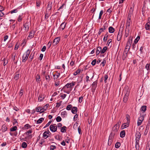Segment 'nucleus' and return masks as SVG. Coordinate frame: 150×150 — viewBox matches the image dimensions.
Returning a JSON list of instances; mask_svg holds the SVG:
<instances>
[{"mask_svg":"<svg viewBox=\"0 0 150 150\" xmlns=\"http://www.w3.org/2000/svg\"><path fill=\"white\" fill-rule=\"evenodd\" d=\"M123 92L125 94L124 97L123 101L124 103H126L128 100L130 91L128 88H126L123 90Z\"/></svg>","mask_w":150,"mask_h":150,"instance_id":"f257e3e1","label":"nucleus"},{"mask_svg":"<svg viewBox=\"0 0 150 150\" xmlns=\"http://www.w3.org/2000/svg\"><path fill=\"white\" fill-rule=\"evenodd\" d=\"M30 53V51L29 50H28L26 52L24 53L22 57V60L23 62H25L27 59L29 54Z\"/></svg>","mask_w":150,"mask_h":150,"instance_id":"f03ea898","label":"nucleus"},{"mask_svg":"<svg viewBox=\"0 0 150 150\" xmlns=\"http://www.w3.org/2000/svg\"><path fill=\"white\" fill-rule=\"evenodd\" d=\"M50 131L52 132H55L57 129V126L56 124H52L50 127Z\"/></svg>","mask_w":150,"mask_h":150,"instance_id":"7ed1b4c3","label":"nucleus"},{"mask_svg":"<svg viewBox=\"0 0 150 150\" xmlns=\"http://www.w3.org/2000/svg\"><path fill=\"white\" fill-rule=\"evenodd\" d=\"M36 111L38 112H40V113L44 112L46 110V109H45L44 108L42 107H37L36 108Z\"/></svg>","mask_w":150,"mask_h":150,"instance_id":"20e7f679","label":"nucleus"},{"mask_svg":"<svg viewBox=\"0 0 150 150\" xmlns=\"http://www.w3.org/2000/svg\"><path fill=\"white\" fill-rule=\"evenodd\" d=\"M144 119V116L143 115L140 116L138 120L137 125L138 126L140 125L143 120Z\"/></svg>","mask_w":150,"mask_h":150,"instance_id":"39448f33","label":"nucleus"},{"mask_svg":"<svg viewBox=\"0 0 150 150\" xmlns=\"http://www.w3.org/2000/svg\"><path fill=\"white\" fill-rule=\"evenodd\" d=\"M122 31H120V30H119L117 38V39L118 41H119L120 40L122 36Z\"/></svg>","mask_w":150,"mask_h":150,"instance_id":"423d86ee","label":"nucleus"},{"mask_svg":"<svg viewBox=\"0 0 150 150\" xmlns=\"http://www.w3.org/2000/svg\"><path fill=\"white\" fill-rule=\"evenodd\" d=\"M60 39L59 37H57L55 38L53 42L52 45L54 46L56 45L59 42Z\"/></svg>","mask_w":150,"mask_h":150,"instance_id":"0eeeda50","label":"nucleus"},{"mask_svg":"<svg viewBox=\"0 0 150 150\" xmlns=\"http://www.w3.org/2000/svg\"><path fill=\"white\" fill-rule=\"evenodd\" d=\"M132 36H130L129 37V38L128 40V41L126 45H127L128 46H129L130 47L131 44L132 42Z\"/></svg>","mask_w":150,"mask_h":150,"instance_id":"6e6552de","label":"nucleus"},{"mask_svg":"<svg viewBox=\"0 0 150 150\" xmlns=\"http://www.w3.org/2000/svg\"><path fill=\"white\" fill-rule=\"evenodd\" d=\"M98 81H94L92 84V88L94 90L96 89Z\"/></svg>","mask_w":150,"mask_h":150,"instance_id":"1a4fd4ad","label":"nucleus"},{"mask_svg":"<svg viewBox=\"0 0 150 150\" xmlns=\"http://www.w3.org/2000/svg\"><path fill=\"white\" fill-rule=\"evenodd\" d=\"M136 139L137 140H139L141 137V134L139 132H137L135 134Z\"/></svg>","mask_w":150,"mask_h":150,"instance_id":"9d476101","label":"nucleus"},{"mask_svg":"<svg viewBox=\"0 0 150 150\" xmlns=\"http://www.w3.org/2000/svg\"><path fill=\"white\" fill-rule=\"evenodd\" d=\"M129 123H124L123 124L121 127V129H124L128 127L129 126Z\"/></svg>","mask_w":150,"mask_h":150,"instance_id":"9b49d317","label":"nucleus"},{"mask_svg":"<svg viewBox=\"0 0 150 150\" xmlns=\"http://www.w3.org/2000/svg\"><path fill=\"white\" fill-rule=\"evenodd\" d=\"M36 81L38 83H40V75L39 74H38L35 76Z\"/></svg>","mask_w":150,"mask_h":150,"instance_id":"f8f14e48","label":"nucleus"},{"mask_svg":"<svg viewBox=\"0 0 150 150\" xmlns=\"http://www.w3.org/2000/svg\"><path fill=\"white\" fill-rule=\"evenodd\" d=\"M35 32V31L33 30L31 31L28 36L30 38V39L33 38L34 37Z\"/></svg>","mask_w":150,"mask_h":150,"instance_id":"ddd939ff","label":"nucleus"},{"mask_svg":"<svg viewBox=\"0 0 150 150\" xmlns=\"http://www.w3.org/2000/svg\"><path fill=\"white\" fill-rule=\"evenodd\" d=\"M134 4H133L132 6L131 7L129 10L128 14H132L134 11Z\"/></svg>","mask_w":150,"mask_h":150,"instance_id":"4468645a","label":"nucleus"},{"mask_svg":"<svg viewBox=\"0 0 150 150\" xmlns=\"http://www.w3.org/2000/svg\"><path fill=\"white\" fill-rule=\"evenodd\" d=\"M117 134V133H115V132H111L109 138L111 139H113L114 138L115 136Z\"/></svg>","mask_w":150,"mask_h":150,"instance_id":"2eb2a0df","label":"nucleus"},{"mask_svg":"<svg viewBox=\"0 0 150 150\" xmlns=\"http://www.w3.org/2000/svg\"><path fill=\"white\" fill-rule=\"evenodd\" d=\"M67 23H64V22L62 23L60 25L59 27V29H61L62 30H63L65 28Z\"/></svg>","mask_w":150,"mask_h":150,"instance_id":"dca6fc26","label":"nucleus"},{"mask_svg":"<svg viewBox=\"0 0 150 150\" xmlns=\"http://www.w3.org/2000/svg\"><path fill=\"white\" fill-rule=\"evenodd\" d=\"M24 28H25L26 31H28V30L29 28V23H26L23 25Z\"/></svg>","mask_w":150,"mask_h":150,"instance_id":"f3484780","label":"nucleus"},{"mask_svg":"<svg viewBox=\"0 0 150 150\" xmlns=\"http://www.w3.org/2000/svg\"><path fill=\"white\" fill-rule=\"evenodd\" d=\"M77 111V108L76 107H73L72 108L71 111L74 114L76 113Z\"/></svg>","mask_w":150,"mask_h":150,"instance_id":"a211bd4d","label":"nucleus"},{"mask_svg":"<svg viewBox=\"0 0 150 150\" xmlns=\"http://www.w3.org/2000/svg\"><path fill=\"white\" fill-rule=\"evenodd\" d=\"M149 124H147L146 125L145 131L144 133V135H146L147 134L149 129Z\"/></svg>","mask_w":150,"mask_h":150,"instance_id":"6ab92c4d","label":"nucleus"},{"mask_svg":"<svg viewBox=\"0 0 150 150\" xmlns=\"http://www.w3.org/2000/svg\"><path fill=\"white\" fill-rule=\"evenodd\" d=\"M146 110V105H143L142 106L140 109V110L142 111L143 112H145Z\"/></svg>","mask_w":150,"mask_h":150,"instance_id":"aec40b11","label":"nucleus"},{"mask_svg":"<svg viewBox=\"0 0 150 150\" xmlns=\"http://www.w3.org/2000/svg\"><path fill=\"white\" fill-rule=\"evenodd\" d=\"M44 98V96L43 95H40L38 97V100L39 101H42Z\"/></svg>","mask_w":150,"mask_h":150,"instance_id":"412c9836","label":"nucleus"},{"mask_svg":"<svg viewBox=\"0 0 150 150\" xmlns=\"http://www.w3.org/2000/svg\"><path fill=\"white\" fill-rule=\"evenodd\" d=\"M109 32L110 33H113L115 30V29L111 26L110 27L108 28Z\"/></svg>","mask_w":150,"mask_h":150,"instance_id":"4be33fe9","label":"nucleus"},{"mask_svg":"<svg viewBox=\"0 0 150 150\" xmlns=\"http://www.w3.org/2000/svg\"><path fill=\"white\" fill-rule=\"evenodd\" d=\"M125 135V132L124 130L122 131L120 133V137L121 138L124 137Z\"/></svg>","mask_w":150,"mask_h":150,"instance_id":"5701e85b","label":"nucleus"},{"mask_svg":"<svg viewBox=\"0 0 150 150\" xmlns=\"http://www.w3.org/2000/svg\"><path fill=\"white\" fill-rule=\"evenodd\" d=\"M101 47H97L96 51V55H98L100 53H101Z\"/></svg>","mask_w":150,"mask_h":150,"instance_id":"b1692460","label":"nucleus"},{"mask_svg":"<svg viewBox=\"0 0 150 150\" xmlns=\"http://www.w3.org/2000/svg\"><path fill=\"white\" fill-rule=\"evenodd\" d=\"M1 129L3 132H5L7 130V128L5 125H4L2 126Z\"/></svg>","mask_w":150,"mask_h":150,"instance_id":"393cba45","label":"nucleus"},{"mask_svg":"<svg viewBox=\"0 0 150 150\" xmlns=\"http://www.w3.org/2000/svg\"><path fill=\"white\" fill-rule=\"evenodd\" d=\"M119 129V128H117V127H115V126L114 125V126L112 129V132H115V133H117V132L118 131Z\"/></svg>","mask_w":150,"mask_h":150,"instance_id":"a878e982","label":"nucleus"},{"mask_svg":"<svg viewBox=\"0 0 150 150\" xmlns=\"http://www.w3.org/2000/svg\"><path fill=\"white\" fill-rule=\"evenodd\" d=\"M67 127L65 126H63L61 128V132L62 133L66 132V131Z\"/></svg>","mask_w":150,"mask_h":150,"instance_id":"bb28decb","label":"nucleus"},{"mask_svg":"<svg viewBox=\"0 0 150 150\" xmlns=\"http://www.w3.org/2000/svg\"><path fill=\"white\" fill-rule=\"evenodd\" d=\"M19 74L18 72H16L15 73V74L14 76V79L16 80H18L19 79Z\"/></svg>","mask_w":150,"mask_h":150,"instance_id":"cd10ccee","label":"nucleus"},{"mask_svg":"<svg viewBox=\"0 0 150 150\" xmlns=\"http://www.w3.org/2000/svg\"><path fill=\"white\" fill-rule=\"evenodd\" d=\"M44 118L43 117L40 118L37 121V123L39 124L41 123L44 120Z\"/></svg>","mask_w":150,"mask_h":150,"instance_id":"c85d7f7f","label":"nucleus"},{"mask_svg":"<svg viewBox=\"0 0 150 150\" xmlns=\"http://www.w3.org/2000/svg\"><path fill=\"white\" fill-rule=\"evenodd\" d=\"M129 33V29H126L124 36L127 38L128 35Z\"/></svg>","mask_w":150,"mask_h":150,"instance_id":"c756f323","label":"nucleus"},{"mask_svg":"<svg viewBox=\"0 0 150 150\" xmlns=\"http://www.w3.org/2000/svg\"><path fill=\"white\" fill-rule=\"evenodd\" d=\"M150 23H147L145 25V28L146 30H149L150 29Z\"/></svg>","mask_w":150,"mask_h":150,"instance_id":"7c9ffc66","label":"nucleus"},{"mask_svg":"<svg viewBox=\"0 0 150 150\" xmlns=\"http://www.w3.org/2000/svg\"><path fill=\"white\" fill-rule=\"evenodd\" d=\"M108 36V33L107 32L105 35L103 39V41L104 42H105L107 41Z\"/></svg>","mask_w":150,"mask_h":150,"instance_id":"2f4dec72","label":"nucleus"},{"mask_svg":"<svg viewBox=\"0 0 150 150\" xmlns=\"http://www.w3.org/2000/svg\"><path fill=\"white\" fill-rule=\"evenodd\" d=\"M1 59L2 61H4V62L3 64L4 66H5L7 64H8V60H6L5 58H4L3 59V58H2Z\"/></svg>","mask_w":150,"mask_h":150,"instance_id":"473e14b6","label":"nucleus"},{"mask_svg":"<svg viewBox=\"0 0 150 150\" xmlns=\"http://www.w3.org/2000/svg\"><path fill=\"white\" fill-rule=\"evenodd\" d=\"M52 5V2H49L47 6V8H49L51 9Z\"/></svg>","mask_w":150,"mask_h":150,"instance_id":"72a5a7b5","label":"nucleus"},{"mask_svg":"<svg viewBox=\"0 0 150 150\" xmlns=\"http://www.w3.org/2000/svg\"><path fill=\"white\" fill-rule=\"evenodd\" d=\"M107 49V47L106 46L104 47L102 49V48L101 49V54H103L106 51V50Z\"/></svg>","mask_w":150,"mask_h":150,"instance_id":"f704fd0d","label":"nucleus"},{"mask_svg":"<svg viewBox=\"0 0 150 150\" xmlns=\"http://www.w3.org/2000/svg\"><path fill=\"white\" fill-rule=\"evenodd\" d=\"M106 24H105L103 25V27L100 28L99 30H100L101 31H102V32H103L104 30L106 29Z\"/></svg>","mask_w":150,"mask_h":150,"instance_id":"c9c22d12","label":"nucleus"},{"mask_svg":"<svg viewBox=\"0 0 150 150\" xmlns=\"http://www.w3.org/2000/svg\"><path fill=\"white\" fill-rule=\"evenodd\" d=\"M60 75V74L59 73H57V74H53V76L54 77V79H57L59 77Z\"/></svg>","mask_w":150,"mask_h":150,"instance_id":"e433bc0d","label":"nucleus"},{"mask_svg":"<svg viewBox=\"0 0 150 150\" xmlns=\"http://www.w3.org/2000/svg\"><path fill=\"white\" fill-rule=\"evenodd\" d=\"M27 143L24 142H23L21 145V147L23 148H25L27 147Z\"/></svg>","mask_w":150,"mask_h":150,"instance_id":"4c0bfd02","label":"nucleus"},{"mask_svg":"<svg viewBox=\"0 0 150 150\" xmlns=\"http://www.w3.org/2000/svg\"><path fill=\"white\" fill-rule=\"evenodd\" d=\"M31 127V126L28 124H26L24 126V128L25 129H27Z\"/></svg>","mask_w":150,"mask_h":150,"instance_id":"58836bf2","label":"nucleus"},{"mask_svg":"<svg viewBox=\"0 0 150 150\" xmlns=\"http://www.w3.org/2000/svg\"><path fill=\"white\" fill-rule=\"evenodd\" d=\"M121 144L120 142H117L115 145V147L116 148H119Z\"/></svg>","mask_w":150,"mask_h":150,"instance_id":"ea45409f","label":"nucleus"},{"mask_svg":"<svg viewBox=\"0 0 150 150\" xmlns=\"http://www.w3.org/2000/svg\"><path fill=\"white\" fill-rule=\"evenodd\" d=\"M121 122L120 120H119V121H118V122L117 123L116 125H115V127H116L119 128L120 127V125L121 124Z\"/></svg>","mask_w":150,"mask_h":150,"instance_id":"a19ab883","label":"nucleus"},{"mask_svg":"<svg viewBox=\"0 0 150 150\" xmlns=\"http://www.w3.org/2000/svg\"><path fill=\"white\" fill-rule=\"evenodd\" d=\"M45 18L46 19H47L49 18V17L50 16V15L51 14V13L50 12V13H47L45 12Z\"/></svg>","mask_w":150,"mask_h":150,"instance_id":"79ce46f5","label":"nucleus"},{"mask_svg":"<svg viewBox=\"0 0 150 150\" xmlns=\"http://www.w3.org/2000/svg\"><path fill=\"white\" fill-rule=\"evenodd\" d=\"M130 117L129 115L127 114L126 115V119L127 120V123H129L130 122Z\"/></svg>","mask_w":150,"mask_h":150,"instance_id":"37998d69","label":"nucleus"},{"mask_svg":"<svg viewBox=\"0 0 150 150\" xmlns=\"http://www.w3.org/2000/svg\"><path fill=\"white\" fill-rule=\"evenodd\" d=\"M81 70L80 69H78L73 74V75L74 76H76L78 74L80 73Z\"/></svg>","mask_w":150,"mask_h":150,"instance_id":"c03bdc74","label":"nucleus"},{"mask_svg":"<svg viewBox=\"0 0 150 150\" xmlns=\"http://www.w3.org/2000/svg\"><path fill=\"white\" fill-rule=\"evenodd\" d=\"M66 88H65V89H64L62 91H63L64 92V93H66L67 94H69L70 93V92L71 91L72 89L71 88V89L69 88V90L68 91H66Z\"/></svg>","mask_w":150,"mask_h":150,"instance_id":"a18cd8bd","label":"nucleus"},{"mask_svg":"<svg viewBox=\"0 0 150 150\" xmlns=\"http://www.w3.org/2000/svg\"><path fill=\"white\" fill-rule=\"evenodd\" d=\"M136 140V148L137 149V146L138 145V148H139V140H137L135 139Z\"/></svg>","mask_w":150,"mask_h":150,"instance_id":"49530a36","label":"nucleus"},{"mask_svg":"<svg viewBox=\"0 0 150 150\" xmlns=\"http://www.w3.org/2000/svg\"><path fill=\"white\" fill-rule=\"evenodd\" d=\"M72 108V105L71 104L68 105L66 108V109L68 110H70Z\"/></svg>","mask_w":150,"mask_h":150,"instance_id":"de8ad7c7","label":"nucleus"},{"mask_svg":"<svg viewBox=\"0 0 150 150\" xmlns=\"http://www.w3.org/2000/svg\"><path fill=\"white\" fill-rule=\"evenodd\" d=\"M47 132H44L43 134V137L45 139H46L48 137V136L47 135Z\"/></svg>","mask_w":150,"mask_h":150,"instance_id":"09e8293b","label":"nucleus"},{"mask_svg":"<svg viewBox=\"0 0 150 150\" xmlns=\"http://www.w3.org/2000/svg\"><path fill=\"white\" fill-rule=\"evenodd\" d=\"M17 129V127L16 126H14V127H12L10 129V131L11 132H13L15 131Z\"/></svg>","mask_w":150,"mask_h":150,"instance_id":"8fccbe9b","label":"nucleus"},{"mask_svg":"<svg viewBox=\"0 0 150 150\" xmlns=\"http://www.w3.org/2000/svg\"><path fill=\"white\" fill-rule=\"evenodd\" d=\"M61 136L59 135H57L55 137V138L59 141H61Z\"/></svg>","mask_w":150,"mask_h":150,"instance_id":"3c124183","label":"nucleus"},{"mask_svg":"<svg viewBox=\"0 0 150 150\" xmlns=\"http://www.w3.org/2000/svg\"><path fill=\"white\" fill-rule=\"evenodd\" d=\"M127 54H125V53H123L122 55V59L124 60H125L126 58L127 57Z\"/></svg>","mask_w":150,"mask_h":150,"instance_id":"603ef678","label":"nucleus"},{"mask_svg":"<svg viewBox=\"0 0 150 150\" xmlns=\"http://www.w3.org/2000/svg\"><path fill=\"white\" fill-rule=\"evenodd\" d=\"M46 80L47 82H49L50 80V77L49 75L45 76Z\"/></svg>","mask_w":150,"mask_h":150,"instance_id":"864d4df0","label":"nucleus"},{"mask_svg":"<svg viewBox=\"0 0 150 150\" xmlns=\"http://www.w3.org/2000/svg\"><path fill=\"white\" fill-rule=\"evenodd\" d=\"M140 38V37L139 36H138L135 39L134 41V42L135 44L137 43Z\"/></svg>","mask_w":150,"mask_h":150,"instance_id":"5fc2aeb1","label":"nucleus"},{"mask_svg":"<svg viewBox=\"0 0 150 150\" xmlns=\"http://www.w3.org/2000/svg\"><path fill=\"white\" fill-rule=\"evenodd\" d=\"M150 64H147L145 66V68L146 69V70L148 71L149 70H150Z\"/></svg>","mask_w":150,"mask_h":150,"instance_id":"6e6d98bb","label":"nucleus"},{"mask_svg":"<svg viewBox=\"0 0 150 150\" xmlns=\"http://www.w3.org/2000/svg\"><path fill=\"white\" fill-rule=\"evenodd\" d=\"M62 118L60 116H57L56 118V120L57 122H60L62 120Z\"/></svg>","mask_w":150,"mask_h":150,"instance_id":"4d7b16f0","label":"nucleus"},{"mask_svg":"<svg viewBox=\"0 0 150 150\" xmlns=\"http://www.w3.org/2000/svg\"><path fill=\"white\" fill-rule=\"evenodd\" d=\"M112 139L109 138V139L108 142V145L110 146L111 145L112 141Z\"/></svg>","mask_w":150,"mask_h":150,"instance_id":"13d9d810","label":"nucleus"},{"mask_svg":"<svg viewBox=\"0 0 150 150\" xmlns=\"http://www.w3.org/2000/svg\"><path fill=\"white\" fill-rule=\"evenodd\" d=\"M106 63V61L105 59H104L103 62L101 63L100 65H102L103 67H104Z\"/></svg>","mask_w":150,"mask_h":150,"instance_id":"bf43d9fd","label":"nucleus"},{"mask_svg":"<svg viewBox=\"0 0 150 150\" xmlns=\"http://www.w3.org/2000/svg\"><path fill=\"white\" fill-rule=\"evenodd\" d=\"M40 4L41 1L40 0H38L36 2V5L37 6H40Z\"/></svg>","mask_w":150,"mask_h":150,"instance_id":"052dcab7","label":"nucleus"},{"mask_svg":"<svg viewBox=\"0 0 150 150\" xmlns=\"http://www.w3.org/2000/svg\"><path fill=\"white\" fill-rule=\"evenodd\" d=\"M16 55V54L15 53L13 54L12 55V59L13 60V61H14L15 60Z\"/></svg>","mask_w":150,"mask_h":150,"instance_id":"680f3d73","label":"nucleus"},{"mask_svg":"<svg viewBox=\"0 0 150 150\" xmlns=\"http://www.w3.org/2000/svg\"><path fill=\"white\" fill-rule=\"evenodd\" d=\"M61 115H63L64 117L65 115H67V113L65 111H63L61 112Z\"/></svg>","mask_w":150,"mask_h":150,"instance_id":"e2e57ef3","label":"nucleus"},{"mask_svg":"<svg viewBox=\"0 0 150 150\" xmlns=\"http://www.w3.org/2000/svg\"><path fill=\"white\" fill-rule=\"evenodd\" d=\"M62 102V101H61L60 102L57 103H56L57 105L56 106V107H59L61 105Z\"/></svg>","mask_w":150,"mask_h":150,"instance_id":"0e129e2a","label":"nucleus"},{"mask_svg":"<svg viewBox=\"0 0 150 150\" xmlns=\"http://www.w3.org/2000/svg\"><path fill=\"white\" fill-rule=\"evenodd\" d=\"M23 88H21L19 93V95L21 97L23 94Z\"/></svg>","mask_w":150,"mask_h":150,"instance_id":"69168bd1","label":"nucleus"},{"mask_svg":"<svg viewBox=\"0 0 150 150\" xmlns=\"http://www.w3.org/2000/svg\"><path fill=\"white\" fill-rule=\"evenodd\" d=\"M56 147L54 145H51L50 146V150H54L56 148Z\"/></svg>","mask_w":150,"mask_h":150,"instance_id":"338daca9","label":"nucleus"},{"mask_svg":"<svg viewBox=\"0 0 150 150\" xmlns=\"http://www.w3.org/2000/svg\"><path fill=\"white\" fill-rule=\"evenodd\" d=\"M96 59H94V60L92 61L91 62V64L93 66H94L96 64Z\"/></svg>","mask_w":150,"mask_h":150,"instance_id":"774afa93","label":"nucleus"}]
</instances>
